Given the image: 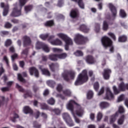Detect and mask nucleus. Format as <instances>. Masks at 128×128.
Masks as SVG:
<instances>
[{"instance_id": "nucleus-45", "label": "nucleus", "mask_w": 128, "mask_h": 128, "mask_svg": "<svg viewBox=\"0 0 128 128\" xmlns=\"http://www.w3.org/2000/svg\"><path fill=\"white\" fill-rule=\"evenodd\" d=\"M74 54L76 56H82L84 54L81 51H76L75 53H74Z\"/></svg>"}, {"instance_id": "nucleus-36", "label": "nucleus", "mask_w": 128, "mask_h": 128, "mask_svg": "<svg viewBox=\"0 0 128 128\" xmlns=\"http://www.w3.org/2000/svg\"><path fill=\"white\" fill-rule=\"evenodd\" d=\"M126 40V36H120L118 38V42H124Z\"/></svg>"}, {"instance_id": "nucleus-8", "label": "nucleus", "mask_w": 128, "mask_h": 128, "mask_svg": "<svg viewBox=\"0 0 128 128\" xmlns=\"http://www.w3.org/2000/svg\"><path fill=\"white\" fill-rule=\"evenodd\" d=\"M102 43L104 48H108V46H110V52H114V47L112 46V42L110 38L106 36H104L102 38Z\"/></svg>"}, {"instance_id": "nucleus-1", "label": "nucleus", "mask_w": 128, "mask_h": 128, "mask_svg": "<svg viewBox=\"0 0 128 128\" xmlns=\"http://www.w3.org/2000/svg\"><path fill=\"white\" fill-rule=\"evenodd\" d=\"M74 104H76L77 110H76V114L78 116H82L84 114V108H82L80 105L76 103L74 100H70L66 104V108L68 110L71 111L72 114L74 115Z\"/></svg>"}, {"instance_id": "nucleus-37", "label": "nucleus", "mask_w": 128, "mask_h": 128, "mask_svg": "<svg viewBox=\"0 0 128 128\" xmlns=\"http://www.w3.org/2000/svg\"><path fill=\"white\" fill-rule=\"evenodd\" d=\"M97 121L100 122L102 118V113L98 112L96 116Z\"/></svg>"}, {"instance_id": "nucleus-26", "label": "nucleus", "mask_w": 128, "mask_h": 128, "mask_svg": "<svg viewBox=\"0 0 128 128\" xmlns=\"http://www.w3.org/2000/svg\"><path fill=\"white\" fill-rule=\"evenodd\" d=\"M49 66L52 72H54L55 70H56L58 68L59 66L58 64H49Z\"/></svg>"}, {"instance_id": "nucleus-39", "label": "nucleus", "mask_w": 128, "mask_h": 128, "mask_svg": "<svg viewBox=\"0 0 128 128\" xmlns=\"http://www.w3.org/2000/svg\"><path fill=\"white\" fill-rule=\"evenodd\" d=\"M50 110H52L56 114H60V110L58 108L56 109H52L50 108Z\"/></svg>"}, {"instance_id": "nucleus-23", "label": "nucleus", "mask_w": 128, "mask_h": 128, "mask_svg": "<svg viewBox=\"0 0 128 128\" xmlns=\"http://www.w3.org/2000/svg\"><path fill=\"white\" fill-rule=\"evenodd\" d=\"M124 116H122L117 120V124L119 126H122L124 124Z\"/></svg>"}, {"instance_id": "nucleus-62", "label": "nucleus", "mask_w": 128, "mask_h": 128, "mask_svg": "<svg viewBox=\"0 0 128 128\" xmlns=\"http://www.w3.org/2000/svg\"><path fill=\"white\" fill-rule=\"evenodd\" d=\"M3 60L6 62L7 66H8V57H6V56H4Z\"/></svg>"}, {"instance_id": "nucleus-56", "label": "nucleus", "mask_w": 128, "mask_h": 128, "mask_svg": "<svg viewBox=\"0 0 128 128\" xmlns=\"http://www.w3.org/2000/svg\"><path fill=\"white\" fill-rule=\"evenodd\" d=\"M33 124H34V128H40V125L38 124V122H34L33 123Z\"/></svg>"}, {"instance_id": "nucleus-44", "label": "nucleus", "mask_w": 128, "mask_h": 128, "mask_svg": "<svg viewBox=\"0 0 128 128\" xmlns=\"http://www.w3.org/2000/svg\"><path fill=\"white\" fill-rule=\"evenodd\" d=\"M124 98V95L121 94L119 97H118L117 102H120L122 101V100Z\"/></svg>"}, {"instance_id": "nucleus-11", "label": "nucleus", "mask_w": 128, "mask_h": 128, "mask_svg": "<svg viewBox=\"0 0 128 128\" xmlns=\"http://www.w3.org/2000/svg\"><path fill=\"white\" fill-rule=\"evenodd\" d=\"M42 48L43 50L45 52H50V47L47 44H44L40 42H37L36 44V50H40V48Z\"/></svg>"}, {"instance_id": "nucleus-31", "label": "nucleus", "mask_w": 128, "mask_h": 128, "mask_svg": "<svg viewBox=\"0 0 128 128\" xmlns=\"http://www.w3.org/2000/svg\"><path fill=\"white\" fill-rule=\"evenodd\" d=\"M40 106L42 110H50L51 108H49L48 105L44 103L40 104Z\"/></svg>"}, {"instance_id": "nucleus-16", "label": "nucleus", "mask_w": 128, "mask_h": 128, "mask_svg": "<svg viewBox=\"0 0 128 128\" xmlns=\"http://www.w3.org/2000/svg\"><path fill=\"white\" fill-rule=\"evenodd\" d=\"M120 114V112H116L115 114L112 115V116H110V124H114L116 120V118L118 116V115Z\"/></svg>"}, {"instance_id": "nucleus-60", "label": "nucleus", "mask_w": 128, "mask_h": 128, "mask_svg": "<svg viewBox=\"0 0 128 128\" xmlns=\"http://www.w3.org/2000/svg\"><path fill=\"white\" fill-rule=\"evenodd\" d=\"M64 5V0H59L58 2V6H62Z\"/></svg>"}, {"instance_id": "nucleus-53", "label": "nucleus", "mask_w": 128, "mask_h": 128, "mask_svg": "<svg viewBox=\"0 0 128 128\" xmlns=\"http://www.w3.org/2000/svg\"><path fill=\"white\" fill-rule=\"evenodd\" d=\"M118 112L120 114H122L124 112V107L122 106H120L118 108Z\"/></svg>"}, {"instance_id": "nucleus-51", "label": "nucleus", "mask_w": 128, "mask_h": 128, "mask_svg": "<svg viewBox=\"0 0 128 128\" xmlns=\"http://www.w3.org/2000/svg\"><path fill=\"white\" fill-rule=\"evenodd\" d=\"M88 74L90 76H92V78H91V80H94V72L92 70H90L88 72Z\"/></svg>"}, {"instance_id": "nucleus-3", "label": "nucleus", "mask_w": 128, "mask_h": 128, "mask_svg": "<svg viewBox=\"0 0 128 128\" xmlns=\"http://www.w3.org/2000/svg\"><path fill=\"white\" fill-rule=\"evenodd\" d=\"M19 4H14V7L13 8V10L10 14L11 16H20L22 14L20 10L22 6H24L26 2V0H19Z\"/></svg>"}, {"instance_id": "nucleus-27", "label": "nucleus", "mask_w": 128, "mask_h": 128, "mask_svg": "<svg viewBox=\"0 0 128 128\" xmlns=\"http://www.w3.org/2000/svg\"><path fill=\"white\" fill-rule=\"evenodd\" d=\"M24 46H26V44H30V39L29 37L26 36H24Z\"/></svg>"}, {"instance_id": "nucleus-38", "label": "nucleus", "mask_w": 128, "mask_h": 128, "mask_svg": "<svg viewBox=\"0 0 128 128\" xmlns=\"http://www.w3.org/2000/svg\"><path fill=\"white\" fill-rule=\"evenodd\" d=\"M32 92L28 90V91L26 94L24 95V98H32Z\"/></svg>"}, {"instance_id": "nucleus-22", "label": "nucleus", "mask_w": 128, "mask_h": 128, "mask_svg": "<svg viewBox=\"0 0 128 128\" xmlns=\"http://www.w3.org/2000/svg\"><path fill=\"white\" fill-rule=\"evenodd\" d=\"M110 104L107 102H101L100 104V108H108L110 106Z\"/></svg>"}, {"instance_id": "nucleus-29", "label": "nucleus", "mask_w": 128, "mask_h": 128, "mask_svg": "<svg viewBox=\"0 0 128 128\" xmlns=\"http://www.w3.org/2000/svg\"><path fill=\"white\" fill-rule=\"evenodd\" d=\"M108 22L105 20L104 22L103 26H102V30H108Z\"/></svg>"}, {"instance_id": "nucleus-40", "label": "nucleus", "mask_w": 128, "mask_h": 128, "mask_svg": "<svg viewBox=\"0 0 128 128\" xmlns=\"http://www.w3.org/2000/svg\"><path fill=\"white\" fill-rule=\"evenodd\" d=\"M16 118H18V115L15 114H14V117L10 118V120L13 122H16Z\"/></svg>"}, {"instance_id": "nucleus-41", "label": "nucleus", "mask_w": 128, "mask_h": 128, "mask_svg": "<svg viewBox=\"0 0 128 128\" xmlns=\"http://www.w3.org/2000/svg\"><path fill=\"white\" fill-rule=\"evenodd\" d=\"M52 50L53 52H62V49L56 48H52Z\"/></svg>"}, {"instance_id": "nucleus-12", "label": "nucleus", "mask_w": 128, "mask_h": 128, "mask_svg": "<svg viewBox=\"0 0 128 128\" xmlns=\"http://www.w3.org/2000/svg\"><path fill=\"white\" fill-rule=\"evenodd\" d=\"M104 98L105 100H112L114 98V94H112L110 88L108 87L106 88V94Z\"/></svg>"}, {"instance_id": "nucleus-50", "label": "nucleus", "mask_w": 128, "mask_h": 128, "mask_svg": "<svg viewBox=\"0 0 128 128\" xmlns=\"http://www.w3.org/2000/svg\"><path fill=\"white\" fill-rule=\"evenodd\" d=\"M108 36H110L114 40H116V36L112 32H110L108 33Z\"/></svg>"}, {"instance_id": "nucleus-46", "label": "nucleus", "mask_w": 128, "mask_h": 128, "mask_svg": "<svg viewBox=\"0 0 128 128\" xmlns=\"http://www.w3.org/2000/svg\"><path fill=\"white\" fill-rule=\"evenodd\" d=\"M48 104H54V99L53 98H50L48 101Z\"/></svg>"}, {"instance_id": "nucleus-25", "label": "nucleus", "mask_w": 128, "mask_h": 128, "mask_svg": "<svg viewBox=\"0 0 128 128\" xmlns=\"http://www.w3.org/2000/svg\"><path fill=\"white\" fill-rule=\"evenodd\" d=\"M73 2H78L80 8H84V4L82 2V0H72Z\"/></svg>"}, {"instance_id": "nucleus-2", "label": "nucleus", "mask_w": 128, "mask_h": 128, "mask_svg": "<svg viewBox=\"0 0 128 128\" xmlns=\"http://www.w3.org/2000/svg\"><path fill=\"white\" fill-rule=\"evenodd\" d=\"M56 36L58 38H60L61 40H64L65 42V50H68V46H72L74 44L72 38L64 33H58L56 34Z\"/></svg>"}, {"instance_id": "nucleus-55", "label": "nucleus", "mask_w": 128, "mask_h": 128, "mask_svg": "<svg viewBox=\"0 0 128 128\" xmlns=\"http://www.w3.org/2000/svg\"><path fill=\"white\" fill-rule=\"evenodd\" d=\"M72 116L74 117L76 122V124H80V119H78V118L76 117L74 113V114H72Z\"/></svg>"}, {"instance_id": "nucleus-15", "label": "nucleus", "mask_w": 128, "mask_h": 128, "mask_svg": "<svg viewBox=\"0 0 128 128\" xmlns=\"http://www.w3.org/2000/svg\"><path fill=\"white\" fill-rule=\"evenodd\" d=\"M0 6L1 8H4L3 16H6L8 15V5H5L4 3L2 2L0 4Z\"/></svg>"}, {"instance_id": "nucleus-4", "label": "nucleus", "mask_w": 128, "mask_h": 128, "mask_svg": "<svg viewBox=\"0 0 128 128\" xmlns=\"http://www.w3.org/2000/svg\"><path fill=\"white\" fill-rule=\"evenodd\" d=\"M88 80V72L86 70H84L82 73L78 75L77 79L76 80L74 85L80 86V84H82L84 82H86V81Z\"/></svg>"}, {"instance_id": "nucleus-47", "label": "nucleus", "mask_w": 128, "mask_h": 128, "mask_svg": "<svg viewBox=\"0 0 128 128\" xmlns=\"http://www.w3.org/2000/svg\"><path fill=\"white\" fill-rule=\"evenodd\" d=\"M48 36V34L40 35V38H42V40H46Z\"/></svg>"}, {"instance_id": "nucleus-7", "label": "nucleus", "mask_w": 128, "mask_h": 128, "mask_svg": "<svg viewBox=\"0 0 128 128\" xmlns=\"http://www.w3.org/2000/svg\"><path fill=\"white\" fill-rule=\"evenodd\" d=\"M74 40L77 44H84L86 42H88V38H84L80 34H76L74 38Z\"/></svg>"}, {"instance_id": "nucleus-30", "label": "nucleus", "mask_w": 128, "mask_h": 128, "mask_svg": "<svg viewBox=\"0 0 128 128\" xmlns=\"http://www.w3.org/2000/svg\"><path fill=\"white\" fill-rule=\"evenodd\" d=\"M47 84L50 88H54V85L56 84V83L54 82L52 80H48L46 82Z\"/></svg>"}, {"instance_id": "nucleus-14", "label": "nucleus", "mask_w": 128, "mask_h": 128, "mask_svg": "<svg viewBox=\"0 0 128 128\" xmlns=\"http://www.w3.org/2000/svg\"><path fill=\"white\" fill-rule=\"evenodd\" d=\"M29 72L30 76H34H34H36V78H38L40 76L38 71L34 67L30 68L29 69Z\"/></svg>"}, {"instance_id": "nucleus-35", "label": "nucleus", "mask_w": 128, "mask_h": 128, "mask_svg": "<svg viewBox=\"0 0 128 128\" xmlns=\"http://www.w3.org/2000/svg\"><path fill=\"white\" fill-rule=\"evenodd\" d=\"M120 16L121 18H126V14L124 10L122 9L120 10Z\"/></svg>"}, {"instance_id": "nucleus-61", "label": "nucleus", "mask_w": 128, "mask_h": 128, "mask_svg": "<svg viewBox=\"0 0 128 128\" xmlns=\"http://www.w3.org/2000/svg\"><path fill=\"white\" fill-rule=\"evenodd\" d=\"M27 54H28V50H25L22 51V56H26Z\"/></svg>"}, {"instance_id": "nucleus-24", "label": "nucleus", "mask_w": 128, "mask_h": 128, "mask_svg": "<svg viewBox=\"0 0 128 128\" xmlns=\"http://www.w3.org/2000/svg\"><path fill=\"white\" fill-rule=\"evenodd\" d=\"M23 112L26 114H32V109H30V108H29L28 106L24 107L23 109Z\"/></svg>"}, {"instance_id": "nucleus-18", "label": "nucleus", "mask_w": 128, "mask_h": 128, "mask_svg": "<svg viewBox=\"0 0 128 128\" xmlns=\"http://www.w3.org/2000/svg\"><path fill=\"white\" fill-rule=\"evenodd\" d=\"M109 8L110 10L113 18L116 16V9L114 7V5L112 4H108Z\"/></svg>"}, {"instance_id": "nucleus-5", "label": "nucleus", "mask_w": 128, "mask_h": 128, "mask_svg": "<svg viewBox=\"0 0 128 128\" xmlns=\"http://www.w3.org/2000/svg\"><path fill=\"white\" fill-rule=\"evenodd\" d=\"M119 80L121 82L118 85V90L116 86H113V90L114 92V94H118L120 92V91L124 92L126 90H128V84H124V83L122 82L124 79L122 78H119Z\"/></svg>"}, {"instance_id": "nucleus-42", "label": "nucleus", "mask_w": 128, "mask_h": 128, "mask_svg": "<svg viewBox=\"0 0 128 128\" xmlns=\"http://www.w3.org/2000/svg\"><path fill=\"white\" fill-rule=\"evenodd\" d=\"M100 25L98 24H96L95 26V31L96 32H100Z\"/></svg>"}, {"instance_id": "nucleus-19", "label": "nucleus", "mask_w": 128, "mask_h": 128, "mask_svg": "<svg viewBox=\"0 0 128 128\" xmlns=\"http://www.w3.org/2000/svg\"><path fill=\"white\" fill-rule=\"evenodd\" d=\"M86 62L90 64H92L96 62V60L94 59V58L92 56H88L86 58Z\"/></svg>"}, {"instance_id": "nucleus-21", "label": "nucleus", "mask_w": 128, "mask_h": 128, "mask_svg": "<svg viewBox=\"0 0 128 128\" xmlns=\"http://www.w3.org/2000/svg\"><path fill=\"white\" fill-rule=\"evenodd\" d=\"M78 14V11L77 9L72 10L70 12L71 18H76Z\"/></svg>"}, {"instance_id": "nucleus-52", "label": "nucleus", "mask_w": 128, "mask_h": 128, "mask_svg": "<svg viewBox=\"0 0 128 128\" xmlns=\"http://www.w3.org/2000/svg\"><path fill=\"white\" fill-rule=\"evenodd\" d=\"M3 72H4V70L2 67V64H0V76L2 74Z\"/></svg>"}, {"instance_id": "nucleus-49", "label": "nucleus", "mask_w": 128, "mask_h": 128, "mask_svg": "<svg viewBox=\"0 0 128 128\" xmlns=\"http://www.w3.org/2000/svg\"><path fill=\"white\" fill-rule=\"evenodd\" d=\"M10 44H12V40H7L5 42L6 46H10Z\"/></svg>"}, {"instance_id": "nucleus-57", "label": "nucleus", "mask_w": 128, "mask_h": 128, "mask_svg": "<svg viewBox=\"0 0 128 128\" xmlns=\"http://www.w3.org/2000/svg\"><path fill=\"white\" fill-rule=\"evenodd\" d=\"M5 28H12V24L10 22H6L4 25Z\"/></svg>"}, {"instance_id": "nucleus-6", "label": "nucleus", "mask_w": 128, "mask_h": 128, "mask_svg": "<svg viewBox=\"0 0 128 128\" xmlns=\"http://www.w3.org/2000/svg\"><path fill=\"white\" fill-rule=\"evenodd\" d=\"M62 76L64 80L68 82L70 80H74L76 78V72L72 70H65L62 73Z\"/></svg>"}, {"instance_id": "nucleus-9", "label": "nucleus", "mask_w": 128, "mask_h": 128, "mask_svg": "<svg viewBox=\"0 0 128 128\" xmlns=\"http://www.w3.org/2000/svg\"><path fill=\"white\" fill-rule=\"evenodd\" d=\"M62 116L66 124H67L68 126H74V122H72V120L70 114H68V113H64L62 114Z\"/></svg>"}, {"instance_id": "nucleus-58", "label": "nucleus", "mask_w": 128, "mask_h": 128, "mask_svg": "<svg viewBox=\"0 0 128 128\" xmlns=\"http://www.w3.org/2000/svg\"><path fill=\"white\" fill-rule=\"evenodd\" d=\"M104 92V88L102 87V88H101L100 91L98 92V96H100L101 94H102Z\"/></svg>"}, {"instance_id": "nucleus-54", "label": "nucleus", "mask_w": 128, "mask_h": 128, "mask_svg": "<svg viewBox=\"0 0 128 128\" xmlns=\"http://www.w3.org/2000/svg\"><path fill=\"white\" fill-rule=\"evenodd\" d=\"M94 88L95 90H98V88H100V86L98 85V82H96L94 83Z\"/></svg>"}, {"instance_id": "nucleus-13", "label": "nucleus", "mask_w": 128, "mask_h": 128, "mask_svg": "<svg viewBox=\"0 0 128 128\" xmlns=\"http://www.w3.org/2000/svg\"><path fill=\"white\" fill-rule=\"evenodd\" d=\"M48 42L52 44V46H64V43H62V41L60 40L59 38H56V40L52 41L50 39H48Z\"/></svg>"}, {"instance_id": "nucleus-48", "label": "nucleus", "mask_w": 128, "mask_h": 128, "mask_svg": "<svg viewBox=\"0 0 128 128\" xmlns=\"http://www.w3.org/2000/svg\"><path fill=\"white\" fill-rule=\"evenodd\" d=\"M32 6H27L25 7V10L26 12H30V10H32Z\"/></svg>"}, {"instance_id": "nucleus-33", "label": "nucleus", "mask_w": 128, "mask_h": 128, "mask_svg": "<svg viewBox=\"0 0 128 128\" xmlns=\"http://www.w3.org/2000/svg\"><path fill=\"white\" fill-rule=\"evenodd\" d=\"M79 29L80 30L84 32H88V31L86 30V26L84 24L80 26Z\"/></svg>"}, {"instance_id": "nucleus-43", "label": "nucleus", "mask_w": 128, "mask_h": 128, "mask_svg": "<svg viewBox=\"0 0 128 128\" xmlns=\"http://www.w3.org/2000/svg\"><path fill=\"white\" fill-rule=\"evenodd\" d=\"M18 80L20 82H26V80H24V79L22 78V74H18Z\"/></svg>"}, {"instance_id": "nucleus-10", "label": "nucleus", "mask_w": 128, "mask_h": 128, "mask_svg": "<svg viewBox=\"0 0 128 128\" xmlns=\"http://www.w3.org/2000/svg\"><path fill=\"white\" fill-rule=\"evenodd\" d=\"M66 53L60 54H50L49 55V58L51 60H58V58L60 60H62L64 58H66Z\"/></svg>"}, {"instance_id": "nucleus-63", "label": "nucleus", "mask_w": 128, "mask_h": 128, "mask_svg": "<svg viewBox=\"0 0 128 128\" xmlns=\"http://www.w3.org/2000/svg\"><path fill=\"white\" fill-rule=\"evenodd\" d=\"M90 118L92 120H94L95 117H94V113H91L90 114Z\"/></svg>"}, {"instance_id": "nucleus-20", "label": "nucleus", "mask_w": 128, "mask_h": 128, "mask_svg": "<svg viewBox=\"0 0 128 128\" xmlns=\"http://www.w3.org/2000/svg\"><path fill=\"white\" fill-rule=\"evenodd\" d=\"M39 68L41 70L42 74L47 76H50V74L48 69H42V66H39Z\"/></svg>"}, {"instance_id": "nucleus-17", "label": "nucleus", "mask_w": 128, "mask_h": 128, "mask_svg": "<svg viewBox=\"0 0 128 128\" xmlns=\"http://www.w3.org/2000/svg\"><path fill=\"white\" fill-rule=\"evenodd\" d=\"M112 72L110 70L107 68L104 70V72L103 73V76L104 80H108L110 78V74Z\"/></svg>"}, {"instance_id": "nucleus-28", "label": "nucleus", "mask_w": 128, "mask_h": 128, "mask_svg": "<svg viewBox=\"0 0 128 128\" xmlns=\"http://www.w3.org/2000/svg\"><path fill=\"white\" fill-rule=\"evenodd\" d=\"M63 94L66 96H72V92L70 90L66 89L63 90Z\"/></svg>"}, {"instance_id": "nucleus-34", "label": "nucleus", "mask_w": 128, "mask_h": 128, "mask_svg": "<svg viewBox=\"0 0 128 128\" xmlns=\"http://www.w3.org/2000/svg\"><path fill=\"white\" fill-rule=\"evenodd\" d=\"M94 96V92L92 90H89L87 93V98L90 100Z\"/></svg>"}, {"instance_id": "nucleus-32", "label": "nucleus", "mask_w": 128, "mask_h": 128, "mask_svg": "<svg viewBox=\"0 0 128 128\" xmlns=\"http://www.w3.org/2000/svg\"><path fill=\"white\" fill-rule=\"evenodd\" d=\"M54 24V21L52 20H49L47 21L46 22L44 23V26H52Z\"/></svg>"}, {"instance_id": "nucleus-64", "label": "nucleus", "mask_w": 128, "mask_h": 128, "mask_svg": "<svg viewBox=\"0 0 128 128\" xmlns=\"http://www.w3.org/2000/svg\"><path fill=\"white\" fill-rule=\"evenodd\" d=\"M10 90L8 87H5L1 88L2 92H8Z\"/></svg>"}, {"instance_id": "nucleus-59", "label": "nucleus", "mask_w": 128, "mask_h": 128, "mask_svg": "<svg viewBox=\"0 0 128 128\" xmlns=\"http://www.w3.org/2000/svg\"><path fill=\"white\" fill-rule=\"evenodd\" d=\"M56 90L58 92H61L62 90V86L60 84H58L56 87Z\"/></svg>"}]
</instances>
